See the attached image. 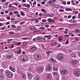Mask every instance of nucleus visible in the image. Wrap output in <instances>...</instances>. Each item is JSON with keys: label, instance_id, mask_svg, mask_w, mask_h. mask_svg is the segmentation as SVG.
<instances>
[{"label": "nucleus", "instance_id": "34", "mask_svg": "<svg viewBox=\"0 0 80 80\" xmlns=\"http://www.w3.org/2000/svg\"><path fill=\"white\" fill-rule=\"evenodd\" d=\"M38 40H42V38H40V37H39V36H38L37 38Z\"/></svg>", "mask_w": 80, "mask_h": 80}, {"label": "nucleus", "instance_id": "63", "mask_svg": "<svg viewBox=\"0 0 80 80\" xmlns=\"http://www.w3.org/2000/svg\"><path fill=\"white\" fill-rule=\"evenodd\" d=\"M8 24H10V22H7L6 23L5 25H8Z\"/></svg>", "mask_w": 80, "mask_h": 80}, {"label": "nucleus", "instance_id": "50", "mask_svg": "<svg viewBox=\"0 0 80 80\" xmlns=\"http://www.w3.org/2000/svg\"><path fill=\"white\" fill-rule=\"evenodd\" d=\"M62 3L63 4V5H66V2L65 1L63 2Z\"/></svg>", "mask_w": 80, "mask_h": 80}, {"label": "nucleus", "instance_id": "8", "mask_svg": "<svg viewBox=\"0 0 80 80\" xmlns=\"http://www.w3.org/2000/svg\"><path fill=\"white\" fill-rule=\"evenodd\" d=\"M36 49V48L35 47L30 48H29V51L30 52H33V51H35Z\"/></svg>", "mask_w": 80, "mask_h": 80}, {"label": "nucleus", "instance_id": "22", "mask_svg": "<svg viewBox=\"0 0 80 80\" xmlns=\"http://www.w3.org/2000/svg\"><path fill=\"white\" fill-rule=\"evenodd\" d=\"M18 54H21L22 53V50L20 49H19L18 51H17Z\"/></svg>", "mask_w": 80, "mask_h": 80}, {"label": "nucleus", "instance_id": "5", "mask_svg": "<svg viewBox=\"0 0 80 80\" xmlns=\"http://www.w3.org/2000/svg\"><path fill=\"white\" fill-rule=\"evenodd\" d=\"M70 61L72 65H75V64H77L78 62V61L77 60H70Z\"/></svg>", "mask_w": 80, "mask_h": 80}, {"label": "nucleus", "instance_id": "26", "mask_svg": "<svg viewBox=\"0 0 80 80\" xmlns=\"http://www.w3.org/2000/svg\"><path fill=\"white\" fill-rule=\"evenodd\" d=\"M46 53L48 55H50V51L48 49H47L46 51Z\"/></svg>", "mask_w": 80, "mask_h": 80}, {"label": "nucleus", "instance_id": "52", "mask_svg": "<svg viewBox=\"0 0 80 80\" xmlns=\"http://www.w3.org/2000/svg\"><path fill=\"white\" fill-rule=\"evenodd\" d=\"M41 10L42 12H44V11H45V9L42 8L41 9Z\"/></svg>", "mask_w": 80, "mask_h": 80}, {"label": "nucleus", "instance_id": "55", "mask_svg": "<svg viewBox=\"0 0 80 80\" xmlns=\"http://www.w3.org/2000/svg\"><path fill=\"white\" fill-rule=\"evenodd\" d=\"M39 16H40V17H42V16H43V14L42 13H40L39 14Z\"/></svg>", "mask_w": 80, "mask_h": 80}, {"label": "nucleus", "instance_id": "51", "mask_svg": "<svg viewBox=\"0 0 80 80\" xmlns=\"http://www.w3.org/2000/svg\"><path fill=\"white\" fill-rule=\"evenodd\" d=\"M39 22V21H38V20H37L35 21V23H38Z\"/></svg>", "mask_w": 80, "mask_h": 80}, {"label": "nucleus", "instance_id": "11", "mask_svg": "<svg viewBox=\"0 0 80 80\" xmlns=\"http://www.w3.org/2000/svg\"><path fill=\"white\" fill-rule=\"evenodd\" d=\"M5 78V76L3 75H2V73H0V80H3Z\"/></svg>", "mask_w": 80, "mask_h": 80}, {"label": "nucleus", "instance_id": "37", "mask_svg": "<svg viewBox=\"0 0 80 80\" xmlns=\"http://www.w3.org/2000/svg\"><path fill=\"white\" fill-rule=\"evenodd\" d=\"M14 13H15V14L17 15V14H18V12L17 11H14Z\"/></svg>", "mask_w": 80, "mask_h": 80}, {"label": "nucleus", "instance_id": "25", "mask_svg": "<svg viewBox=\"0 0 80 80\" xmlns=\"http://www.w3.org/2000/svg\"><path fill=\"white\" fill-rule=\"evenodd\" d=\"M21 15H22V16H25V13H24V12L22 11H21Z\"/></svg>", "mask_w": 80, "mask_h": 80}, {"label": "nucleus", "instance_id": "42", "mask_svg": "<svg viewBox=\"0 0 80 80\" xmlns=\"http://www.w3.org/2000/svg\"><path fill=\"white\" fill-rule=\"evenodd\" d=\"M3 70L2 69H1L0 70V73H3Z\"/></svg>", "mask_w": 80, "mask_h": 80}, {"label": "nucleus", "instance_id": "43", "mask_svg": "<svg viewBox=\"0 0 80 80\" xmlns=\"http://www.w3.org/2000/svg\"><path fill=\"white\" fill-rule=\"evenodd\" d=\"M41 30H44V29H45V28L43 27H41L40 28Z\"/></svg>", "mask_w": 80, "mask_h": 80}, {"label": "nucleus", "instance_id": "48", "mask_svg": "<svg viewBox=\"0 0 80 80\" xmlns=\"http://www.w3.org/2000/svg\"><path fill=\"white\" fill-rule=\"evenodd\" d=\"M9 15H13V13L12 12H11L9 13Z\"/></svg>", "mask_w": 80, "mask_h": 80}, {"label": "nucleus", "instance_id": "14", "mask_svg": "<svg viewBox=\"0 0 80 80\" xmlns=\"http://www.w3.org/2000/svg\"><path fill=\"white\" fill-rule=\"evenodd\" d=\"M56 44H57V42H55V41H54L51 43V45H52V46H55L56 45Z\"/></svg>", "mask_w": 80, "mask_h": 80}, {"label": "nucleus", "instance_id": "33", "mask_svg": "<svg viewBox=\"0 0 80 80\" xmlns=\"http://www.w3.org/2000/svg\"><path fill=\"white\" fill-rule=\"evenodd\" d=\"M17 72L18 73H19V74H21V71L18 70H17Z\"/></svg>", "mask_w": 80, "mask_h": 80}, {"label": "nucleus", "instance_id": "59", "mask_svg": "<svg viewBox=\"0 0 80 80\" xmlns=\"http://www.w3.org/2000/svg\"><path fill=\"white\" fill-rule=\"evenodd\" d=\"M45 2H41V4L42 5H44V4H45Z\"/></svg>", "mask_w": 80, "mask_h": 80}, {"label": "nucleus", "instance_id": "4", "mask_svg": "<svg viewBox=\"0 0 80 80\" xmlns=\"http://www.w3.org/2000/svg\"><path fill=\"white\" fill-rule=\"evenodd\" d=\"M68 72L66 69H62L61 71V74L62 75H65L67 74Z\"/></svg>", "mask_w": 80, "mask_h": 80}, {"label": "nucleus", "instance_id": "58", "mask_svg": "<svg viewBox=\"0 0 80 80\" xmlns=\"http://www.w3.org/2000/svg\"><path fill=\"white\" fill-rule=\"evenodd\" d=\"M68 43H69V42L68 41H66L65 42V44H66L67 45V44H68Z\"/></svg>", "mask_w": 80, "mask_h": 80}, {"label": "nucleus", "instance_id": "31", "mask_svg": "<svg viewBox=\"0 0 80 80\" xmlns=\"http://www.w3.org/2000/svg\"><path fill=\"white\" fill-rule=\"evenodd\" d=\"M27 45V43L26 42L23 43V45L24 46H26Z\"/></svg>", "mask_w": 80, "mask_h": 80}, {"label": "nucleus", "instance_id": "24", "mask_svg": "<svg viewBox=\"0 0 80 80\" xmlns=\"http://www.w3.org/2000/svg\"><path fill=\"white\" fill-rule=\"evenodd\" d=\"M65 10L66 11H70L71 12L72 11V9L71 8H66Z\"/></svg>", "mask_w": 80, "mask_h": 80}, {"label": "nucleus", "instance_id": "16", "mask_svg": "<svg viewBox=\"0 0 80 80\" xmlns=\"http://www.w3.org/2000/svg\"><path fill=\"white\" fill-rule=\"evenodd\" d=\"M9 68L10 69L11 71H12V72H15V69H14V68H13L11 66H10Z\"/></svg>", "mask_w": 80, "mask_h": 80}, {"label": "nucleus", "instance_id": "62", "mask_svg": "<svg viewBox=\"0 0 80 80\" xmlns=\"http://www.w3.org/2000/svg\"><path fill=\"white\" fill-rule=\"evenodd\" d=\"M11 10H15V7H14V6H12V8H11Z\"/></svg>", "mask_w": 80, "mask_h": 80}, {"label": "nucleus", "instance_id": "60", "mask_svg": "<svg viewBox=\"0 0 80 80\" xmlns=\"http://www.w3.org/2000/svg\"><path fill=\"white\" fill-rule=\"evenodd\" d=\"M42 21L44 22H47V20L45 19H42Z\"/></svg>", "mask_w": 80, "mask_h": 80}, {"label": "nucleus", "instance_id": "54", "mask_svg": "<svg viewBox=\"0 0 80 80\" xmlns=\"http://www.w3.org/2000/svg\"><path fill=\"white\" fill-rule=\"evenodd\" d=\"M5 28H6V27H4L2 28L1 29V30H5Z\"/></svg>", "mask_w": 80, "mask_h": 80}, {"label": "nucleus", "instance_id": "23", "mask_svg": "<svg viewBox=\"0 0 80 80\" xmlns=\"http://www.w3.org/2000/svg\"><path fill=\"white\" fill-rule=\"evenodd\" d=\"M28 77L29 78H30V79H32V75L30 74H28Z\"/></svg>", "mask_w": 80, "mask_h": 80}, {"label": "nucleus", "instance_id": "17", "mask_svg": "<svg viewBox=\"0 0 80 80\" xmlns=\"http://www.w3.org/2000/svg\"><path fill=\"white\" fill-rule=\"evenodd\" d=\"M47 77L48 78H49V79H52V75L50 74L47 75Z\"/></svg>", "mask_w": 80, "mask_h": 80}, {"label": "nucleus", "instance_id": "41", "mask_svg": "<svg viewBox=\"0 0 80 80\" xmlns=\"http://www.w3.org/2000/svg\"><path fill=\"white\" fill-rule=\"evenodd\" d=\"M49 62H51V63H54L55 62V60H49Z\"/></svg>", "mask_w": 80, "mask_h": 80}, {"label": "nucleus", "instance_id": "13", "mask_svg": "<svg viewBox=\"0 0 80 80\" xmlns=\"http://www.w3.org/2000/svg\"><path fill=\"white\" fill-rule=\"evenodd\" d=\"M8 4V2H6L5 5L3 6V8H7Z\"/></svg>", "mask_w": 80, "mask_h": 80}, {"label": "nucleus", "instance_id": "19", "mask_svg": "<svg viewBox=\"0 0 80 80\" xmlns=\"http://www.w3.org/2000/svg\"><path fill=\"white\" fill-rule=\"evenodd\" d=\"M23 60H28V57L26 56H24L23 58Z\"/></svg>", "mask_w": 80, "mask_h": 80}, {"label": "nucleus", "instance_id": "28", "mask_svg": "<svg viewBox=\"0 0 80 80\" xmlns=\"http://www.w3.org/2000/svg\"><path fill=\"white\" fill-rule=\"evenodd\" d=\"M22 43V42H18V43H16V45H21V44Z\"/></svg>", "mask_w": 80, "mask_h": 80}, {"label": "nucleus", "instance_id": "32", "mask_svg": "<svg viewBox=\"0 0 80 80\" xmlns=\"http://www.w3.org/2000/svg\"><path fill=\"white\" fill-rule=\"evenodd\" d=\"M71 23H76L77 21L76 20H72V21H71Z\"/></svg>", "mask_w": 80, "mask_h": 80}, {"label": "nucleus", "instance_id": "64", "mask_svg": "<svg viewBox=\"0 0 80 80\" xmlns=\"http://www.w3.org/2000/svg\"><path fill=\"white\" fill-rule=\"evenodd\" d=\"M78 18L80 19V13L78 15Z\"/></svg>", "mask_w": 80, "mask_h": 80}, {"label": "nucleus", "instance_id": "49", "mask_svg": "<svg viewBox=\"0 0 80 80\" xmlns=\"http://www.w3.org/2000/svg\"><path fill=\"white\" fill-rule=\"evenodd\" d=\"M45 27L47 28H48V27H50V26H49V25H46L45 26Z\"/></svg>", "mask_w": 80, "mask_h": 80}, {"label": "nucleus", "instance_id": "35", "mask_svg": "<svg viewBox=\"0 0 80 80\" xmlns=\"http://www.w3.org/2000/svg\"><path fill=\"white\" fill-rule=\"evenodd\" d=\"M9 33L11 35L14 34V32H9Z\"/></svg>", "mask_w": 80, "mask_h": 80}, {"label": "nucleus", "instance_id": "53", "mask_svg": "<svg viewBox=\"0 0 80 80\" xmlns=\"http://www.w3.org/2000/svg\"><path fill=\"white\" fill-rule=\"evenodd\" d=\"M35 29V28H33V27L31 28V30H34Z\"/></svg>", "mask_w": 80, "mask_h": 80}, {"label": "nucleus", "instance_id": "30", "mask_svg": "<svg viewBox=\"0 0 80 80\" xmlns=\"http://www.w3.org/2000/svg\"><path fill=\"white\" fill-rule=\"evenodd\" d=\"M53 74L54 75H57L58 74V73L57 72H53Z\"/></svg>", "mask_w": 80, "mask_h": 80}, {"label": "nucleus", "instance_id": "57", "mask_svg": "<svg viewBox=\"0 0 80 80\" xmlns=\"http://www.w3.org/2000/svg\"><path fill=\"white\" fill-rule=\"evenodd\" d=\"M54 15H58V12H57L56 11L55 12Z\"/></svg>", "mask_w": 80, "mask_h": 80}, {"label": "nucleus", "instance_id": "2", "mask_svg": "<svg viewBox=\"0 0 80 80\" xmlns=\"http://www.w3.org/2000/svg\"><path fill=\"white\" fill-rule=\"evenodd\" d=\"M34 57L37 60H39L41 59V55L39 54H35L34 56Z\"/></svg>", "mask_w": 80, "mask_h": 80}, {"label": "nucleus", "instance_id": "15", "mask_svg": "<svg viewBox=\"0 0 80 80\" xmlns=\"http://www.w3.org/2000/svg\"><path fill=\"white\" fill-rule=\"evenodd\" d=\"M12 58V56L10 55H9L7 57V59L8 60H10Z\"/></svg>", "mask_w": 80, "mask_h": 80}, {"label": "nucleus", "instance_id": "46", "mask_svg": "<svg viewBox=\"0 0 80 80\" xmlns=\"http://www.w3.org/2000/svg\"><path fill=\"white\" fill-rule=\"evenodd\" d=\"M59 11L60 12H64V10L60 9L59 10Z\"/></svg>", "mask_w": 80, "mask_h": 80}, {"label": "nucleus", "instance_id": "1", "mask_svg": "<svg viewBox=\"0 0 80 80\" xmlns=\"http://www.w3.org/2000/svg\"><path fill=\"white\" fill-rule=\"evenodd\" d=\"M52 70V65L50 64H48L46 68V71L48 72V71H51Z\"/></svg>", "mask_w": 80, "mask_h": 80}, {"label": "nucleus", "instance_id": "44", "mask_svg": "<svg viewBox=\"0 0 80 80\" xmlns=\"http://www.w3.org/2000/svg\"><path fill=\"white\" fill-rule=\"evenodd\" d=\"M64 28H59V30H64Z\"/></svg>", "mask_w": 80, "mask_h": 80}, {"label": "nucleus", "instance_id": "39", "mask_svg": "<svg viewBox=\"0 0 80 80\" xmlns=\"http://www.w3.org/2000/svg\"><path fill=\"white\" fill-rule=\"evenodd\" d=\"M23 40H28V38H22Z\"/></svg>", "mask_w": 80, "mask_h": 80}, {"label": "nucleus", "instance_id": "56", "mask_svg": "<svg viewBox=\"0 0 80 80\" xmlns=\"http://www.w3.org/2000/svg\"><path fill=\"white\" fill-rule=\"evenodd\" d=\"M36 78L38 79V80H39V78L38 76L37 75L36 76Z\"/></svg>", "mask_w": 80, "mask_h": 80}, {"label": "nucleus", "instance_id": "40", "mask_svg": "<svg viewBox=\"0 0 80 80\" xmlns=\"http://www.w3.org/2000/svg\"><path fill=\"white\" fill-rule=\"evenodd\" d=\"M24 11H26V12H28L29 11V10L27 8H25Z\"/></svg>", "mask_w": 80, "mask_h": 80}, {"label": "nucleus", "instance_id": "27", "mask_svg": "<svg viewBox=\"0 0 80 80\" xmlns=\"http://www.w3.org/2000/svg\"><path fill=\"white\" fill-rule=\"evenodd\" d=\"M74 31L76 33H78V32H80V30L78 29H76Z\"/></svg>", "mask_w": 80, "mask_h": 80}, {"label": "nucleus", "instance_id": "3", "mask_svg": "<svg viewBox=\"0 0 80 80\" xmlns=\"http://www.w3.org/2000/svg\"><path fill=\"white\" fill-rule=\"evenodd\" d=\"M6 73H7V77H8V78H11V77H12V76H13V73H12V72L9 71H6Z\"/></svg>", "mask_w": 80, "mask_h": 80}, {"label": "nucleus", "instance_id": "36", "mask_svg": "<svg viewBox=\"0 0 80 80\" xmlns=\"http://www.w3.org/2000/svg\"><path fill=\"white\" fill-rule=\"evenodd\" d=\"M9 7H10V9H12V7H13V6H12V4H9Z\"/></svg>", "mask_w": 80, "mask_h": 80}, {"label": "nucleus", "instance_id": "6", "mask_svg": "<svg viewBox=\"0 0 80 80\" xmlns=\"http://www.w3.org/2000/svg\"><path fill=\"white\" fill-rule=\"evenodd\" d=\"M38 73H42V72H43V69L42 67H41L38 68Z\"/></svg>", "mask_w": 80, "mask_h": 80}, {"label": "nucleus", "instance_id": "61", "mask_svg": "<svg viewBox=\"0 0 80 80\" xmlns=\"http://www.w3.org/2000/svg\"><path fill=\"white\" fill-rule=\"evenodd\" d=\"M67 4L68 5H70V2L68 1L67 2Z\"/></svg>", "mask_w": 80, "mask_h": 80}, {"label": "nucleus", "instance_id": "7", "mask_svg": "<svg viewBox=\"0 0 80 80\" xmlns=\"http://www.w3.org/2000/svg\"><path fill=\"white\" fill-rule=\"evenodd\" d=\"M58 58L59 60H62V58H63V55L59 54L58 55Z\"/></svg>", "mask_w": 80, "mask_h": 80}, {"label": "nucleus", "instance_id": "38", "mask_svg": "<svg viewBox=\"0 0 80 80\" xmlns=\"http://www.w3.org/2000/svg\"><path fill=\"white\" fill-rule=\"evenodd\" d=\"M53 70H54V71H57L58 70V68H53Z\"/></svg>", "mask_w": 80, "mask_h": 80}, {"label": "nucleus", "instance_id": "21", "mask_svg": "<svg viewBox=\"0 0 80 80\" xmlns=\"http://www.w3.org/2000/svg\"><path fill=\"white\" fill-rule=\"evenodd\" d=\"M31 17L32 18H35V14L34 13H33L31 15Z\"/></svg>", "mask_w": 80, "mask_h": 80}, {"label": "nucleus", "instance_id": "12", "mask_svg": "<svg viewBox=\"0 0 80 80\" xmlns=\"http://www.w3.org/2000/svg\"><path fill=\"white\" fill-rule=\"evenodd\" d=\"M73 74L75 77H78L79 76V75L80 74V72H79L73 73Z\"/></svg>", "mask_w": 80, "mask_h": 80}, {"label": "nucleus", "instance_id": "45", "mask_svg": "<svg viewBox=\"0 0 80 80\" xmlns=\"http://www.w3.org/2000/svg\"><path fill=\"white\" fill-rule=\"evenodd\" d=\"M11 27H12V28H16V26L14 25H11Z\"/></svg>", "mask_w": 80, "mask_h": 80}, {"label": "nucleus", "instance_id": "18", "mask_svg": "<svg viewBox=\"0 0 80 80\" xmlns=\"http://www.w3.org/2000/svg\"><path fill=\"white\" fill-rule=\"evenodd\" d=\"M51 35H48L47 36H44V37L45 38H49L48 39V40H50V39H51V38H50V37H51Z\"/></svg>", "mask_w": 80, "mask_h": 80}, {"label": "nucleus", "instance_id": "10", "mask_svg": "<svg viewBox=\"0 0 80 80\" xmlns=\"http://www.w3.org/2000/svg\"><path fill=\"white\" fill-rule=\"evenodd\" d=\"M80 72V70L78 69H74L73 70V73H78Z\"/></svg>", "mask_w": 80, "mask_h": 80}, {"label": "nucleus", "instance_id": "9", "mask_svg": "<svg viewBox=\"0 0 80 80\" xmlns=\"http://www.w3.org/2000/svg\"><path fill=\"white\" fill-rule=\"evenodd\" d=\"M48 21L50 23H55V21L53 19H52L50 18H49L48 19Z\"/></svg>", "mask_w": 80, "mask_h": 80}, {"label": "nucleus", "instance_id": "29", "mask_svg": "<svg viewBox=\"0 0 80 80\" xmlns=\"http://www.w3.org/2000/svg\"><path fill=\"white\" fill-rule=\"evenodd\" d=\"M62 39H63V37H60L58 38L59 41H62Z\"/></svg>", "mask_w": 80, "mask_h": 80}, {"label": "nucleus", "instance_id": "20", "mask_svg": "<svg viewBox=\"0 0 80 80\" xmlns=\"http://www.w3.org/2000/svg\"><path fill=\"white\" fill-rule=\"evenodd\" d=\"M71 56L72 57H77L76 54L75 53H71Z\"/></svg>", "mask_w": 80, "mask_h": 80}, {"label": "nucleus", "instance_id": "47", "mask_svg": "<svg viewBox=\"0 0 80 80\" xmlns=\"http://www.w3.org/2000/svg\"><path fill=\"white\" fill-rule=\"evenodd\" d=\"M7 20H10V17H7Z\"/></svg>", "mask_w": 80, "mask_h": 80}]
</instances>
